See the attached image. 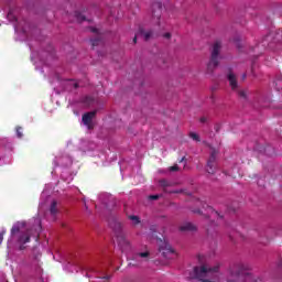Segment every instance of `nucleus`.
Segmentation results:
<instances>
[{
  "label": "nucleus",
  "instance_id": "nucleus-1",
  "mask_svg": "<svg viewBox=\"0 0 282 282\" xmlns=\"http://www.w3.org/2000/svg\"><path fill=\"white\" fill-rule=\"evenodd\" d=\"M36 226L33 228H28L25 221H18L11 228V237L14 238L15 242L19 245V250H25V243H30L33 239L39 241L41 237V221L36 220Z\"/></svg>",
  "mask_w": 282,
  "mask_h": 282
},
{
  "label": "nucleus",
  "instance_id": "nucleus-2",
  "mask_svg": "<svg viewBox=\"0 0 282 282\" xmlns=\"http://www.w3.org/2000/svg\"><path fill=\"white\" fill-rule=\"evenodd\" d=\"M219 61H221V41L214 42L210 51V59L207 64V72L213 74L217 67H219Z\"/></svg>",
  "mask_w": 282,
  "mask_h": 282
},
{
  "label": "nucleus",
  "instance_id": "nucleus-3",
  "mask_svg": "<svg viewBox=\"0 0 282 282\" xmlns=\"http://www.w3.org/2000/svg\"><path fill=\"white\" fill-rule=\"evenodd\" d=\"M109 226L113 230L120 248H122V250H127V248H129V240H127L124 234H122V223L116 218H111L109 220Z\"/></svg>",
  "mask_w": 282,
  "mask_h": 282
},
{
  "label": "nucleus",
  "instance_id": "nucleus-4",
  "mask_svg": "<svg viewBox=\"0 0 282 282\" xmlns=\"http://www.w3.org/2000/svg\"><path fill=\"white\" fill-rule=\"evenodd\" d=\"M159 252L162 253V257L164 259H175L177 257V253H175V250L166 240L159 239Z\"/></svg>",
  "mask_w": 282,
  "mask_h": 282
},
{
  "label": "nucleus",
  "instance_id": "nucleus-5",
  "mask_svg": "<svg viewBox=\"0 0 282 282\" xmlns=\"http://www.w3.org/2000/svg\"><path fill=\"white\" fill-rule=\"evenodd\" d=\"M217 155H219V151H217L216 149H212L210 155L206 164V172L209 175H215L217 173Z\"/></svg>",
  "mask_w": 282,
  "mask_h": 282
},
{
  "label": "nucleus",
  "instance_id": "nucleus-6",
  "mask_svg": "<svg viewBox=\"0 0 282 282\" xmlns=\"http://www.w3.org/2000/svg\"><path fill=\"white\" fill-rule=\"evenodd\" d=\"M96 113H98L96 110L86 112L82 117V122L87 127L89 131L94 129V118H96Z\"/></svg>",
  "mask_w": 282,
  "mask_h": 282
},
{
  "label": "nucleus",
  "instance_id": "nucleus-7",
  "mask_svg": "<svg viewBox=\"0 0 282 282\" xmlns=\"http://www.w3.org/2000/svg\"><path fill=\"white\" fill-rule=\"evenodd\" d=\"M227 79L229 82V87L232 91H237L239 89V83L237 82V75H235L232 72H229L227 75Z\"/></svg>",
  "mask_w": 282,
  "mask_h": 282
},
{
  "label": "nucleus",
  "instance_id": "nucleus-8",
  "mask_svg": "<svg viewBox=\"0 0 282 282\" xmlns=\"http://www.w3.org/2000/svg\"><path fill=\"white\" fill-rule=\"evenodd\" d=\"M196 206H202V208H204L205 210H208V213H210V215H213L214 217H221V216H219L218 212L213 209V207L208 206V204H206V202H204V200L197 199Z\"/></svg>",
  "mask_w": 282,
  "mask_h": 282
},
{
  "label": "nucleus",
  "instance_id": "nucleus-9",
  "mask_svg": "<svg viewBox=\"0 0 282 282\" xmlns=\"http://www.w3.org/2000/svg\"><path fill=\"white\" fill-rule=\"evenodd\" d=\"M181 232H195L197 231V226L193 223H185L180 227Z\"/></svg>",
  "mask_w": 282,
  "mask_h": 282
},
{
  "label": "nucleus",
  "instance_id": "nucleus-10",
  "mask_svg": "<svg viewBox=\"0 0 282 282\" xmlns=\"http://www.w3.org/2000/svg\"><path fill=\"white\" fill-rule=\"evenodd\" d=\"M153 8H158V10L153 11L152 17L156 19V21H160V17H162V2L154 3Z\"/></svg>",
  "mask_w": 282,
  "mask_h": 282
},
{
  "label": "nucleus",
  "instance_id": "nucleus-11",
  "mask_svg": "<svg viewBox=\"0 0 282 282\" xmlns=\"http://www.w3.org/2000/svg\"><path fill=\"white\" fill-rule=\"evenodd\" d=\"M139 34L143 36L144 41H150V39H155V34L153 33V30L144 31L143 29H140Z\"/></svg>",
  "mask_w": 282,
  "mask_h": 282
},
{
  "label": "nucleus",
  "instance_id": "nucleus-12",
  "mask_svg": "<svg viewBox=\"0 0 282 282\" xmlns=\"http://www.w3.org/2000/svg\"><path fill=\"white\" fill-rule=\"evenodd\" d=\"M217 228H218V226L216 225V223L210 221L206 227L207 235H210L213 237V235H215V232H217Z\"/></svg>",
  "mask_w": 282,
  "mask_h": 282
},
{
  "label": "nucleus",
  "instance_id": "nucleus-13",
  "mask_svg": "<svg viewBox=\"0 0 282 282\" xmlns=\"http://www.w3.org/2000/svg\"><path fill=\"white\" fill-rule=\"evenodd\" d=\"M57 206H58V203L56 200H53L51 203L50 213H51V215H53V217L58 214V207Z\"/></svg>",
  "mask_w": 282,
  "mask_h": 282
},
{
  "label": "nucleus",
  "instance_id": "nucleus-14",
  "mask_svg": "<svg viewBox=\"0 0 282 282\" xmlns=\"http://www.w3.org/2000/svg\"><path fill=\"white\" fill-rule=\"evenodd\" d=\"M90 43L93 47H98V45H101L102 43V36L100 34H97L95 39L90 40Z\"/></svg>",
  "mask_w": 282,
  "mask_h": 282
},
{
  "label": "nucleus",
  "instance_id": "nucleus-15",
  "mask_svg": "<svg viewBox=\"0 0 282 282\" xmlns=\"http://www.w3.org/2000/svg\"><path fill=\"white\" fill-rule=\"evenodd\" d=\"M149 251L140 252L134 256L135 261H140V259H149Z\"/></svg>",
  "mask_w": 282,
  "mask_h": 282
},
{
  "label": "nucleus",
  "instance_id": "nucleus-16",
  "mask_svg": "<svg viewBox=\"0 0 282 282\" xmlns=\"http://www.w3.org/2000/svg\"><path fill=\"white\" fill-rule=\"evenodd\" d=\"M128 219H130V221H133L134 226H138V224H140V217L135 215L128 216Z\"/></svg>",
  "mask_w": 282,
  "mask_h": 282
},
{
  "label": "nucleus",
  "instance_id": "nucleus-17",
  "mask_svg": "<svg viewBox=\"0 0 282 282\" xmlns=\"http://www.w3.org/2000/svg\"><path fill=\"white\" fill-rule=\"evenodd\" d=\"M75 17H76V19H77V21L79 22V23H83V21H86L87 19L85 18V15H83V13H80V12H75Z\"/></svg>",
  "mask_w": 282,
  "mask_h": 282
},
{
  "label": "nucleus",
  "instance_id": "nucleus-18",
  "mask_svg": "<svg viewBox=\"0 0 282 282\" xmlns=\"http://www.w3.org/2000/svg\"><path fill=\"white\" fill-rule=\"evenodd\" d=\"M189 138H192V140H194L195 142H202V139L199 138V134H197L195 132H191Z\"/></svg>",
  "mask_w": 282,
  "mask_h": 282
},
{
  "label": "nucleus",
  "instance_id": "nucleus-19",
  "mask_svg": "<svg viewBox=\"0 0 282 282\" xmlns=\"http://www.w3.org/2000/svg\"><path fill=\"white\" fill-rule=\"evenodd\" d=\"M238 96L239 98H245V99L248 98V96L246 95V90H238Z\"/></svg>",
  "mask_w": 282,
  "mask_h": 282
},
{
  "label": "nucleus",
  "instance_id": "nucleus-20",
  "mask_svg": "<svg viewBox=\"0 0 282 282\" xmlns=\"http://www.w3.org/2000/svg\"><path fill=\"white\" fill-rule=\"evenodd\" d=\"M21 131H23V128L18 127L17 128V135H18V138H23V132H21Z\"/></svg>",
  "mask_w": 282,
  "mask_h": 282
},
{
  "label": "nucleus",
  "instance_id": "nucleus-21",
  "mask_svg": "<svg viewBox=\"0 0 282 282\" xmlns=\"http://www.w3.org/2000/svg\"><path fill=\"white\" fill-rule=\"evenodd\" d=\"M160 185L163 186L164 188H166V186H169V181H166V180H161V181H160Z\"/></svg>",
  "mask_w": 282,
  "mask_h": 282
},
{
  "label": "nucleus",
  "instance_id": "nucleus-22",
  "mask_svg": "<svg viewBox=\"0 0 282 282\" xmlns=\"http://www.w3.org/2000/svg\"><path fill=\"white\" fill-rule=\"evenodd\" d=\"M170 171H172V172L180 171V166L173 165L170 167Z\"/></svg>",
  "mask_w": 282,
  "mask_h": 282
},
{
  "label": "nucleus",
  "instance_id": "nucleus-23",
  "mask_svg": "<svg viewBox=\"0 0 282 282\" xmlns=\"http://www.w3.org/2000/svg\"><path fill=\"white\" fill-rule=\"evenodd\" d=\"M149 199H153V200L160 199V195H150Z\"/></svg>",
  "mask_w": 282,
  "mask_h": 282
},
{
  "label": "nucleus",
  "instance_id": "nucleus-24",
  "mask_svg": "<svg viewBox=\"0 0 282 282\" xmlns=\"http://www.w3.org/2000/svg\"><path fill=\"white\" fill-rule=\"evenodd\" d=\"M3 235H6V230L0 231V243L3 242Z\"/></svg>",
  "mask_w": 282,
  "mask_h": 282
},
{
  "label": "nucleus",
  "instance_id": "nucleus-25",
  "mask_svg": "<svg viewBox=\"0 0 282 282\" xmlns=\"http://www.w3.org/2000/svg\"><path fill=\"white\" fill-rule=\"evenodd\" d=\"M199 122H202L204 124V123L208 122V119L206 117H202L199 119Z\"/></svg>",
  "mask_w": 282,
  "mask_h": 282
},
{
  "label": "nucleus",
  "instance_id": "nucleus-26",
  "mask_svg": "<svg viewBox=\"0 0 282 282\" xmlns=\"http://www.w3.org/2000/svg\"><path fill=\"white\" fill-rule=\"evenodd\" d=\"M90 32H93L94 34H98V29L91 28V29H90Z\"/></svg>",
  "mask_w": 282,
  "mask_h": 282
},
{
  "label": "nucleus",
  "instance_id": "nucleus-27",
  "mask_svg": "<svg viewBox=\"0 0 282 282\" xmlns=\"http://www.w3.org/2000/svg\"><path fill=\"white\" fill-rule=\"evenodd\" d=\"M163 37H164V39H171V33H165V34H163Z\"/></svg>",
  "mask_w": 282,
  "mask_h": 282
},
{
  "label": "nucleus",
  "instance_id": "nucleus-28",
  "mask_svg": "<svg viewBox=\"0 0 282 282\" xmlns=\"http://www.w3.org/2000/svg\"><path fill=\"white\" fill-rule=\"evenodd\" d=\"M75 89H78V83H70Z\"/></svg>",
  "mask_w": 282,
  "mask_h": 282
},
{
  "label": "nucleus",
  "instance_id": "nucleus-29",
  "mask_svg": "<svg viewBox=\"0 0 282 282\" xmlns=\"http://www.w3.org/2000/svg\"><path fill=\"white\" fill-rule=\"evenodd\" d=\"M186 160V156H183L180 161H178V164H182V162H185Z\"/></svg>",
  "mask_w": 282,
  "mask_h": 282
},
{
  "label": "nucleus",
  "instance_id": "nucleus-30",
  "mask_svg": "<svg viewBox=\"0 0 282 282\" xmlns=\"http://www.w3.org/2000/svg\"><path fill=\"white\" fill-rule=\"evenodd\" d=\"M193 213H197L198 215H202V209H195Z\"/></svg>",
  "mask_w": 282,
  "mask_h": 282
},
{
  "label": "nucleus",
  "instance_id": "nucleus-31",
  "mask_svg": "<svg viewBox=\"0 0 282 282\" xmlns=\"http://www.w3.org/2000/svg\"><path fill=\"white\" fill-rule=\"evenodd\" d=\"M133 43H138V36H134Z\"/></svg>",
  "mask_w": 282,
  "mask_h": 282
},
{
  "label": "nucleus",
  "instance_id": "nucleus-32",
  "mask_svg": "<svg viewBox=\"0 0 282 282\" xmlns=\"http://www.w3.org/2000/svg\"><path fill=\"white\" fill-rule=\"evenodd\" d=\"M242 80H246V74L242 75Z\"/></svg>",
  "mask_w": 282,
  "mask_h": 282
},
{
  "label": "nucleus",
  "instance_id": "nucleus-33",
  "mask_svg": "<svg viewBox=\"0 0 282 282\" xmlns=\"http://www.w3.org/2000/svg\"><path fill=\"white\" fill-rule=\"evenodd\" d=\"M85 208H86V210H87V208H88V207H87V204H85Z\"/></svg>",
  "mask_w": 282,
  "mask_h": 282
},
{
  "label": "nucleus",
  "instance_id": "nucleus-34",
  "mask_svg": "<svg viewBox=\"0 0 282 282\" xmlns=\"http://www.w3.org/2000/svg\"><path fill=\"white\" fill-rule=\"evenodd\" d=\"M206 218H208V215H205Z\"/></svg>",
  "mask_w": 282,
  "mask_h": 282
},
{
  "label": "nucleus",
  "instance_id": "nucleus-35",
  "mask_svg": "<svg viewBox=\"0 0 282 282\" xmlns=\"http://www.w3.org/2000/svg\"><path fill=\"white\" fill-rule=\"evenodd\" d=\"M106 279H109V276H107Z\"/></svg>",
  "mask_w": 282,
  "mask_h": 282
}]
</instances>
